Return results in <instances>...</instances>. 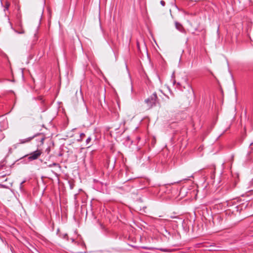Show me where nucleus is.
Here are the masks:
<instances>
[{"label":"nucleus","mask_w":253,"mask_h":253,"mask_svg":"<svg viewBox=\"0 0 253 253\" xmlns=\"http://www.w3.org/2000/svg\"><path fill=\"white\" fill-rule=\"evenodd\" d=\"M91 140V137H88L86 139V141H85L86 145H88L90 143Z\"/></svg>","instance_id":"obj_7"},{"label":"nucleus","mask_w":253,"mask_h":253,"mask_svg":"<svg viewBox=\"0 0 253 253\" xmlns=\"http://www.w3.org/2000/svg\"><path fill=\"white\" fill-rule=\"evenodd\" d=\"M59 165L57 163H52V164H50L49 165V167H52V166H58Z\"/></svg>","instance_id":"obj_9"},{"label":"nucleus","mask_w":253,"mask_h":253,"mask_svg":"<svg viewBox=\"0 0 253 253\" xmlns=\"http://www.w3.org/2000/svg\"><path fill=\"white\" fill-rule=\"evenodd\" d=\"M37 137H39V138H37V139H36V140H37V141L40 142V143H41V141H40V137H41V136H40V135H38ZM38 145H40V146H41V144H39Z\"/></svg>","instance_id":"obj_12"},{"label":"nucleus","mask_w":253,"mask_h":253,"mask_svg":"<svg viewBox=\"0 0 253 253\" xmlns=\"http://www.w3.org/2000/svg\"><path fill=\"white\" fill-rule=\"evenodd\" d=\"M76 95H77V91L76 92Z\"/></svg>","instance_id":"obj_19"},{"label":"nucleus","mask_w":253,"mask_h":253,"mask_svg":"<svg viewBox=\"0 0 253 253\" xmlns=\"http://www.w3.org/2000/svg\"><path fill=\"white\" fill-rule=\"evenodd\" d=\"M42 150L37 149V150L31 152L29 155H28V159L29 161L37 160L42 155Z\"/></svg>","instance_id":"obj_3"},{"label":"nucleus","mask_w":253,"mask_h":253,"mask_svg":"<svg viewBox=\"0 0 253 253\" xmlns=\"http://www.w3.org/2000/svg\"><path fill=\"white\" fill-rule=\"evenodd\" d=\"M160 3L163 6H164L165 5V2L164 0H161L160 1Z\"/></svg>","instance_id":"obj_13"},{"label":"nucleus","mask_w":253,"mask_h":253,"mask_svg":"<svg viewBox=\"0 0 253 253\" xmlns=\"http://www.w3.org/2000/svg\"><path fill=\"white\" fill-rule=\"evenodd\" d=\"M80 97H81V98L82 99H83V94H82V92L81 87H80Z\"/></svg>","instance_id":"obj_11"},{"label":"nucleus","mask_w":253,"mask_h":253,"mask_svg":"<svg viewBox=\"0 0 253 253\" xmlns=\"http://www.w3.org/2000/svg\"><path fill=\"white\" fill-rule=\"evenodd\" d=\"M10 5V3L8 2H6V3H5V8H4V10H5L6 9L7 10L9 6Z\"/></svg>","instance_id":"obj_8"},{"label":"nucleus","mask_w":253,"mask_h":253,"mask_svg":"<svg viewBox=\"0 0 253 253\" xmlns=\"http://www.w3.org/2000/svg\"><path fill=\"white\" fill-rule=\"evenodd\" d=\"M177 85H180V83H177Z\"/></svg>","instance_id":"obj_18"},{"label":"nucleus","mask_w":253,"mask_h":253,"mask_svg":"<svg viewBox=\"0 0 253 253\" xmlns=\"http://www.w3.org/2000/svg\"><path fill=\"white\" fill-rule=\"evenodd\" d=\"M84 136H85V134H84V133H81V134H80V136H81V138H83V137Z\"/></svg>","instance_id":"obj_14"},{"label":"nucleus","mask_w":253,"mask_h":253,"mask_svg":"<svg viewBox=\"0 0 253 253\" xmlns=\"http://www.w3.org/2000/svg\"><path fill=\"white\" fill-rule=\"evenodd\" d=\"M60 236L61 237L63 238V239H66L67 240H69V239L68 238L67 234H66V233H64V234H62V235H60Z\"/></svg>","instance_id":"obj_5"},{"label":"nucleus","mask_w":253,"mask_h":253,"mask_svg":"<svg viewBox=\"0 0 253 253\" xmlns=\"http://www.w3.org/2000/svg\"><path fill=\"white\" fill-rule=\"evenodd\" d=\"M158 97L157 93L154 92L150 97L145 100V102L149 108H151L156 105Z\"/></svg>","instance_id":"obj_2"},{"label":"nucleus","mask_w":253,"mask_h":253,"mask_svg":"<svg viewBox=\"0 0 253 253\" xmlns=\"http://www.w3.org/2000/svg\"><path fill=\"white\" fill-rule=\"evenodd\" d=\"M158 250H159L161 251L164 252H169V250L168 249L159 248V249H158Z\"/></svg>","instance_id":"obj_6"},{"label":"nucleus","mask_w":253,"mask_h":253,"mask_svg":"<svg viewBox=\"0 0 253 253\" xmlns=\"http://www.w3.org/2000/svg\"><path fill=\"white\" fill-rule=\"evenodd\" d=\"M15 32L18 34H24L25 33V31L24 30L22 29L20 31L18 32L17 31H15Z\"/></svg>","instance_id":"obj_10"},{"label":"nucleus","mask_w":253,"mask_h":253,"mask_svg":"<svg viewBox=\"0 0 253 253\" xmlns=\"http://www.w3.org/2000/svg\"><path fill=\"white\" fill-rule=\"evenodd\" d=\"M253 144V142L251 143L250 144V146H252Z\"/></svg>","instance_id":"obj_17"},{"label":"nucleus","mask_w":253,"mask_h":253,"mask_svg":"<svg viewBox=\"0 0 253 253\" xmlns=\"http://www.w3.org/2000/svg\"><path fill=\"white\" fill-rule=\"evenodd\" d=\"M189 87L191 88V89H192V91L193 92V90L191 87V86L190 85H189Z\"/></svg>","instance_id":"obj_16"},{"label":"nucleus","mask_w":253,"mask_h":253,"mask_svg":"<svg viewBox=\"0 0 253 253\" xmlns=\"http://www.w3.org/2000/svg\"><path fill=\"white\" fill-rule=\"evenodd\" d=\"M175 26L176 29L181 33H185V30L183 26L178 22H175Z\"/></svg>","instance_id":"obj_4"},{"label":"nucleus","mask_w":253,"mask_h":253,"mask_svg":"<svg viewBox=\"0 0 253 253\" xmlns=\"http://www.w3.org/2000/svg\"><path fill=\"white\" fill-rule=\"evenodd\" d=\"M38 135H40L41 137H40V141L41 142V145H43L44 143V141L45 139V136L42 133H37L32 136L29 137L24 139H20L19 140V142L16 144H15L13 145V147L14 149H16L20 144H25L30 142L32 139L34 138L37 137Z\"/></svg>","instance_id":"obj_1"},{"label":"nucleus","mask_w":253,"mask_h":253,"mask_svg":"<svg viewBox=\"0 0 253 253\" xmlns=\"http://www.w3.org/2000/svg\"><path fill=\"white\" fill-rule=\"evenodd\" d=\"M71 240L72 242H73H73H74V241H75V240H74L73 238H71Z\"/></svg>","instance_id":"obj_15"}]
</instances>
